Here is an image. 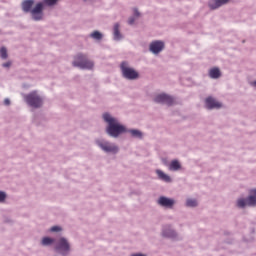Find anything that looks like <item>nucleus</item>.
I'll return each instance as SVG.
<instances>
[{
	"label": "nucleus",
	"instance_id": "nucleus-1",
	"mask_svg": "<svg viewBox=\"0 0 256 256\" xmlns=\"http://www.w3.org/2000/svg\"><path fill=\"white\" fill-rule=\"evenodd\" d=\"M35 0H25L22 2V10L24 13H30L34 21H41L43 19V3L38 2L35 7Z\"/></svg>",
	"mask_w": 256,
	"mask_h": 256
},
{
	"label": "nucleus",
	"instance_id": "nucleus-2",
	"mask_svg": "<svg viewBox=\"0 0 256 256\" xmlns=\"http://www.w3.org/2000/svg\"><path fill=\"white\" fill-rule=\"evenodd\" d=\"M104 121L108 123V127L106 128V132L110 137H117L118 135H121V133H127V128L125 126L119 124V121L117 119L113 118L109 114L103 115Z\"/></svg>",
	"mask_w": 256,
	"mask_h": 256
},
{
	"label": "nucleus",
	"instance_id": "nucleus-3",
	"mask_svg": "<svg viewBox=\"0 0 256 256\" xmlns=\"http://www.w3.org/2000/svg\"><path fill=\"white\" fill-rule=\"evenodd\" d=\"M93 62L87 59V56L83 54H78L73 61L74 67H79L80 69H91L93 67Z\"/></svg>",
	"mask_w": 256,
	"mask_h": 256
},
{
	"label": "nucleus",
	"instance_id": "nucleus-4",
	"mask_svg": "<svg viewBox=\"0 0 256 256\" xmlns=\"http://www.w3.org/2000/svg\"><path fill=\"white\" fill-rule=\"evenodd\" d=\"M25 101L30 105V107H34L35 109H38V107L43 105V99H41V96L38 95L37 92H32L26 95Z\"/></svg>",
	"mask_w": 256,
	"mask_h": 256
},
{
	"label": "nucleus",
	"instance_id": "nucleus-5",
	"mask_svg": "<svg viewBox=\"0 0 256 256\" xmlns=\"http://www.w3.org/2000/svg\"><path fill=\"white\" fill-rule=\"evenodd\" d=\"M121 71H122V75H123V77H125V79L133 80V79L139 78V73L137 71H135V69L129 68L127 66V62H122Z\"/></svg>",
	"mask_w": 256,
	"mask_h": 256
},
{
	"label": "nucleus",
	"instance_id": "nucleus-6",
	"mask_svg": "<svg viewBox=\"0 0 256 256\" xmlns=\"http://www.w3.org/2000/svg\"><path fill=\"white\" fill-rule=\"evenodd\" d=\"M155 103H164L165 105H175V99L167 94H159L154 99Z\"/></svg>",
	"mask_w": 256,
	"mask_h": 256
},
{
	"label": "nucleus",
	"instance_id": "nucleus-7",
	"mask_svg": "<svg viewBox=\"0 0 256 256\" xmlns=\"http://www.w3.org/2000/svg\"><path fill=\"white\" fill-rule=\"evenodd\" d=\"M98 145L106 153H117L119 151V147L110 142H98Z\"/></svg>",
	"mask_w": 256,
	"mask_h": 256
},
{
	"label": "nucleus",
	"instance_id": "nucleus-8",
	"mask_svg": "<svg viewBox=\"0 0 256 256\" xmlns=\"http://www.w3.org/2000/svg\"><path fill=\"white\" fill-rule=\"evenodd\" d=\"M69 242L65 238H60L58 245L56 246V251H60L62 255H65V253H69Z\"/></svg>",
	"mask_w": 256,
	"mask_h": 256
},
{
	"label": "nucleus",
	"instance_id": "nucleus-9",
	"mask_svg": "<svg viewBox=\"0 0 256 256\" xmlns=\"http://www.w3.org/2000/svg\"><path fill=\"white\" fill-rule=\"evenodd\" d=\"M158 204L161 205V207L172 209L173 205H175V200L171 198H167L165 196H161L158 200Z\"/></svg>",
	"mask_w": 256,
	"mask_h": 256
},
{
	"label": "nucleus",
	"instance_id": "nucleus-10",
	"mask_svg": "<svg viewBox=\"0 0 256 256\" xmlns=\"http://www.w3.org/2000/svg\"><path fill=\"white\" fill-rule=\"evenodd\" d=\"M165 43L162 41H154L150 44V51L157 55L158 53H161V50L164 49Z\"/></svg>",
	"mask_w": 256,
	"mask_h": 256
},
{
	"label": "nucleus",
	"instance_id": "nucleus-11",
	"mask_svg": "<svg viewBox=\"0 0 256 256\" xmlns=\"http://www.w3.org/2000/svg\"><path fill=\"white\" fill-rule=\"evenodd\" d=\"M205 103L207 109H221V103L217 102L213 97L206 98Z\"/></svg>",
	"mask_w": 256,
	"mask_h": 256
},
{
	"label": "nucleus",
	"instance_id": "nucleus-12",
	"mask_svg": "<svg viewBox=\"0 0 256 256\" xmlns=\"http://www.w3.org/2000/svg\"><path fill=\"white\" fill-rule=\"evenodd\" d=\"M229 0H211L209 2L210 9H219V7H223V5H227Z\"/></svg>",
	"mask_w": 256,
	"mask_h": 256
},
{
	"label": "nucleus",
	"instance_id": "nucleus-13",
	"mask_svg": "<svg viewBox=\"0 0 256 256\" xmlns=\"http://www.w3.org/2000/svg\"><path fill=\"white\" fill-rule=\"evenodd\" d=\"M247 205H249V207L256 206V189L250 190V196L247 198Z\"/></svg>",
	"mask_w": 256,
	"mask_h": 256
},
{
	"label": "nucleus",
	"instance_id": "nucleus-14",
	"mask_svg": "<svg viewBox=\"0 0 256 256\" xmlns=\"http://www.w3.org/2000/svg\"><path fill=\"white\" fill-rule=\"evenodd\" d=\"M209 77L211 79H219V77H221V70L217 67L211 68L209 71Z\"/></svg>",
	"mask_w": 256,
	"mask_h": 256
},
{
	"label": "nucleus",
	"instance_id": "nucleus-15",
	"mask_svg": "<svg viewBox=\"0 0 256 256\" xmlns=\"http://www.w3.org/2000/svg\"><path fill=\"white\" fill-rule=\"evenodd\" d=\"M156 173H157L159 179H161L162 181H165L166 183H171V177H169V175L165 174L161 170H156Z\"/></svg>",
	"mask_w": 256,
	"mask_h": 256
},
{
	"label": "nucleus",
	"instance_id": "nucleus-16",
	"mask_svg": "<svg viewBox=\"0 0 256 256\" xmlns=\"http://www.w3.org/2000/svg\"><path fill=\"white\" fill-rule=\"evenodd\" d=\"M169 169L170 171H179V169H181V164L179 163V161L173 160L170 163Z\"/></svg>",
	"mask_w": 256,
	"mask_h": 256
},
{
	"label": "nucleus",
	"instance_id": "nucleus-17",
	"mask_svg": "<svg viewBox=\"0 0 256 256\" xmlns=\"http://www.w3.org/2000/svg\"><path fill=\"white\" fill-rule=\"evenodd\" d=\"M43 4V9H45L46 7H53L54 5H57V3H59V0H43V2H41Z\"/></svg>",
	"mask_w": 256,
	"mask_h": 256
},
{
	"label": "nucleus",
	"instance_id": "nucleus-18",
	"mask_svg": "<svg viewBox=\"0 0 256 256\" xmlns=\"http://www.w3.org/2000/svg\"><path fill=\"white\" fill-rule=\"evenodd\" d=\"M119 23H116L115 25H114V39L116 40V41H119L120 39H121V32L119 31Z\"/></svg>",
	"mask_w": 256,
	"mask_h": 256
},
{
	"label": "nucleus",
	"instance_id": "nucleus-19",
	"mask_svg": "<svg viewBox=\"0 0 256 256\" xmlns=\"http://www.w3.org/2000/svg\"><path fill=\"white\" fill-rule=\"evenodd\" d=\"M129 133H131L132 137H137L138 139L143 137V134L139 130H129Z\"/></svg>",
	"mask_w": 256,
	"mask_h": 256
},
{
	"label": "nucleus",
	"instance_id": "nucleus-20",
	"mask_svg": "<svg viewBox=\"0 0 256 256\" xmlns=\"http://www.w3.org/2000/svg\"><path fill=\"white\" fill-rule=\"evenodd\" d=\"M54 242H55V240L50 237H44L42 239V245H51Z\"/></svg>",
	"mask_w": 256,
	"mask_h": 256
},
{
	"label": "nucleus",
	"instance_id": "nucleus-21",
	"mask_svg": "<svg viewBox=\"0 0 256 256\" xmlns=\"http://www.w3.org/2000/svg\"><path fill=\"white\" fill-rule=\"evenodd\" d=\"M92 39H97L98 41L103 39V35L99 31H94L91 34Z\"/></svg>",
	"mask_w": 256,
	"mask_h": 256
},
{
	"label": "nucleus",
	"instance_id": "nucleus-22",
	"mask_svg": "<svg viewBox=\"0 0 256 256\" xmlns=\"http://www.w3.org/2000/svg\"><path fill=\"white\" fill-rule=\"evenodd\" d=\"M187 207H197V200L195 199H188L186 201Z\"/></svg>",
	"mask_w": 256,
	"mask_h": 256
},
{
	"label": "nucleus",
	"instance_id": "nucleus-23",
	"mask_svg": "<svg viewBox=\"0 0 256 256\" xmlns=\"http://www.w3.org/2000/svg\"><path fill=\"white\" fill-rule=\"evenodd\" d=\"M163 236L164 237H175V231L173 230H164L163 231Z\"/></svg>",
	"mask_w": 256,
	"mask_h": 256
},
{
	"label": "nucleus",
	"instance_id": "nucleus-24",
	"mask_svg": "<svg viewBox=\"0 0 256 256\" xmlns=\"http://www.w3.org/2000/svg\"><path fill=\"white\" fill-rule=\"evenodd\" d=\"M0 56H1L3 59H7V48L2 47V48L0 49Z\"/></svg>",
	"mask_w": 256,
	"mask_h": 256
},
{
	"label": "nucleus",
	"instance_id": "nucleus-25",
	"mask_svg": "<svg viewBox=\"0 0 256 256\" xmlns=\"http://www.w3.org/2000/svg\"><path fill=\"white\" fill-rule=\"evenodd\" d=\"M247 205V201L245 199H239L237 202L238 207H245Z\"/></svg>",
	"mask_w": 256,
	"mask_h": 256
},
{
	"label": "nucleus",
	"instance_id": "nucleus-26",
	"mask_svg": "<svg viewBox=\"0 0 256 256\" xmlns=\"http://www.w3.org/2000/svg\"><path fill=\"white\" fill-rule=\"evenodd\" d=\"M7 198V194H5V192L0 191V203H3V201H5V199Z\"/></svg>",
	"mask_w": 256,
	"mask_h": 256
},
{
	"label": "nucleus",
	"instance_id": "nucleus-27",
	"mask_svg": "<svg viewBox=\"0 0 256 256\" xmlns=\"http://www.w3.org/2000/svg\"><path fill=\"white\" fill-rule=\"evenodd\" d=\"M50 231H51L52 233H57V232L61 231V227H59V226H53V227L50 229Z\"/></svg>",
	"mask_w": 256,
	"mask_h": 256
},
{
	"label": "nucleus",
	"instance_id": "nucleus-28",
	"mask_svg": "<svg viewBox=\"0 0 256 256\" xmlns=\"http://www.w3.org/2000/svg\"><path fill=\"white\" fill-rule=\"evenodd\" d=\"M133 23H135V18L134 17L129 18L128 24L133 25Z\"/></svg>",
	"mask_w": 256,
	"mask_h": 256
},
{
	"label": "nucleus",
	"instance_id": "nucleus-29",
	"mask_svg": "<svg viewBox=\"0 0 256 256\" xmlns=\"http://www.w3.org/2000/svg\"><path fill=\"white\" fill-rule=\"evenodd\" d=\"M134 15H135V17L141 16V14L139 13V10H137V9H134Z\"/></svg>",
	"mask_w": 256,
	"mask_h": 256
},
{
	"label": "nucleus",
	"instance_id": "nucleus-30",
	"mask_svg": "<svg viewBox=\"0 0 256 256\" xmlns=\"http://www.w3.org/2000/svg\"><path fill=\"white\" fill-rule=\"evenodd\" d=\"M4 105H11V101L8 98H6L4 100Z\"/></svg>",
	"mask_w": 256,
	"mask_h": 256
},
{
	"label": "nucleus",
	"instance_id": "nucleus-31",
	"mask_svg": "<svg viewBox=\"0 0 256 256\" xmlns=\"http://www.w3.org/2000/svg\"><path fill=\"white\" fill-rule=\"evenodd\" d=\"M2 67H11V62H6L2 64Z\"/></svg>",
	"mask_w": 256,
	"mask_h": 256
},
{
	"label": "nucleus",
	"instance_id": "nucleus-32",
	"mask_svg": "<svg viewBox=\"0 0 256 256\" xmlns=\"http://www.w3.org/2000/svg\"><path fill=\"white\" fill-rule=\"evenodd\" d=\"M131 256H145V255H143V254H133Z\"/></svg>",
	"mask_w": 256,
	"mask_h": 256
},
{
	"label": "nucleus",
	"instance_id": "nucleus-33",
	"mask_svg": "<svg viewBox=\"0 0 256 256\" xmlns=\"http://www.w3.org/2000/svg\"><path fill=\"white\" fill-rule=\"evenodd\" d=\"M253 87H256V80L252 82Z\"/></svg>",
	"mask_w": 256,
	"mask_h": 256
}]
</instances>
